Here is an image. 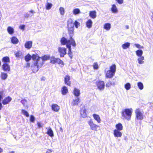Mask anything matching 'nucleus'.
Segmentation results:
<instances>
[{"label": "nucleus", "mask_w": 153, "mask_h": 153, "mask_svg": "<svg viewBox=\"0 0 153 153\" xmlns=\"http://www.w3.org/2000/svg\"><path fill=\"white\" fill-rule=\"evenodd\" d=\"M35 120V117L33 115H31L30 116V122L34 123Z\"/></svg>", "instance_id": "47"}, {"label": "nucleus", "mask_w": 153, "mask_h": 153, "mask_svg": "<svg viewBox=\"0 0 153 153\" xmlns=\"http://www.w3.org/2000/svg\"><path fill=\"white\" fill-rule=\"evenodd\" d=\"M2 62H10L9 58L8 56L4 57L2 59Z\"/></svg>", "instance_id": "35"}, {"label": "nucleus", "mask_w": 153, "mask_h": 153, "mask_svg": "<svg viewBox=\"0 0 153 153\" xmlns=\"http://www.w3.org/2000/svg\"><path fill=\"white\" fill-rule=\"evenodd\" d=\"M113 134L115 137H121L122 136V133L118 130H114L113 131Z\"/></svg>", "instance_id": "10"}, {"label": "nucleus", "mask_w": 153, "mask_h": 153, "mask_svg": "<svg viewBox=\"0 0 153 153\" xmlns=\"http://www.w3.org/2000/svg\"><path fill=\"white\" fill-rule=\"evenodd\" d=\"M144 57L143 56L139 57L137 59L138 63L140 64H144Z\"/></svg>", "instance_id": "28"}, {"label": "nucleus", "mask_w": 153, "mask_h": 153, "mask_svg": "<svg viewBox=\"0 0 153 153\" xmlns=\"http://www.w3.org/2000/svg\"><path fill=\"white\" fill-rule=\"evenodd\" d=\"M137 86L139 88L140 90H142L143 88V84L141 82H138L137 83Z\"/></svg>", "instance_id": "43"}, {"label": "nucleus", "mask_w": 153, "mask_h": 153, "mask_svg": "<svg viewBox=\"0 0 153 153\" xmlns=\"http://www.w3.org/2000/svg\"><path fill=\"white\" fill-rule=\"evenodd\" d=\"M50 56L49 55H45L41 57L36 53L32 55V59L33 60V64L31 68L33 72H37L43 65L44 62L50 59Z\"/></svg>", "instance_id": "1"}, {"label": "nucleus", "mask_w": 153, "mask_h": 153, "mask_svg": "<svg viewBox=\"0 0 153 153\" xmlns=\"http://www.w3.org/2000/svg\"><path fill=\"white\" fill-rule=\"evenodd\" d=\"M25 26L24 25H20L19 27V28L22 30L23 31L25 30Z\"/></svg>", "instance_id": "48"}, {"label": "nucleus", "mask_w": 153, "mask_h": 153, "mask_svg": "<svg viewBox=\"0 0 153 153\" xmlns=\"http://www.w3.org/2000/svg\"><path fill=\"white\" fill-rule=\"evenodd\" d=\"M111 10L112 12L114 13H117L118 12V9L116 5L115 4L112 5L111 8Z\"/></svg>", "instance_id": "18"}, {"label": "nucleus", "mask_w": 153, "mask_h": 153, "mask_svg": "<svg viewBox=\"0 0 153 153\" xmlns=\"http://www.w3.org/2000/svg\"><path fill=\"white\" fill-rule=\"evenodd\" d=\"M130 43L129 42H126L122 45V47L124 49H126L129 48L130 46Z\"/></svg>", "instance_id": "30"}, {"label": "nucleus", "mask_w": 153, "mask_h": 153, "mask_svg": "<svg viewBox=\"0 0 153 153\" xmlns=\"http://www.w3.org/2000/svg\"><path fill=\"white\" fill-rule=\"evenodd\" d=\"M125 27L127 29H128L129 28V26L128 25H126L125 26Z\"/></svg>", "instance_id": "58"}, {"label": "nucleus", "mask_w": 153, "mask_h": 153, "mask_svg": "<svg viewBox=\"0 0 153 153\" xmlns=\"http://www.w3.org/2000/svg\"><path fill=\"white\" fill-rule=\"evenodd\" d=\"M9 153H14V152H10Z\"/></svg>", "instance_id": "61"}, {"label": "nucleus", "mask_w": 153, "mask_h": 153, "mask_svg": "<svg viewBox=\"0 0 153 153\" xmlns=\"http://www.w3.org/2000/svg\"><path fill=\"white\" fill-rule=\"evenodd\" d=\"M80 99L78 97H76L73 99L72 104L73 106L77 105L80 102Z\"/></svg>", "instance_id": "12"}, {"label": "nucleus", "mask_w": 153, "mask_h": 153, "mask_svg": "<svg viewBox=\"0 0 153 153\" xmlns=\"http://www.w3.org/2000/svg\"><path fill=\"white\" fill-rule=\"evenodd\" d=\"M93 22L91 19H89L86 22V25L88 28H91Z\"/></svg>", "instance_id": "19"}, {"label": "nucleus", "mask_w": 153, "mask_h": 153, "mask_svg": "<svg viewBox=\"0 0 153 153\" xmlns=\"http://www.w3.org/2000/svg\"><path fill=\"white\" fill-rule=\"evenodd\" d=\"M12 100V98L10 97H7L2 100V103L4 105L8 104Z\"/></svg>", "instance_id": "9"}, {"label": "nucleus", "mask_w": 153, "mask_h": 153, "mask_svg": "<svg viewBox=\"0 0 153 153\" xmlns=\"http://www.w3.org/2000/svg\"><path fill=\"white\" fill-rule=\"evenodd\" d=\"M61 91L63 95H65L68 92V89L67 87L65 86H63L62 89Z\"/></svg>", "instance_id": "23"}, {"label": "nucleus", "mask_w": 153, "mask_h": 153, "mask_svg": "<svg viewBox=\"0 0 153 153\" xmlns=\"http://www.w3.org/2000/svg\"><path fill=\"white\" fill-rule=\"evenodd\" d=\"M89 16L92 19H94L95 18L97 17L96 11L95 10L90 11Z\"/></svg>", "instance_id": "16"}, {"label": "nucleus", "mask_w": 153, "mask_h": 153, "mask_svg": "<svg viewBox=\"0 0 153 153\" xmlns=\"http://www.w3.org/2000/svg\"><path fill=\"white\" fill-rule=\"evenodd\" d=\"M71 19V20L73 21V22L74 24V25H75V27L76 28H78V27L80 25V23L78 22L77 21H75L74 23L73 22V20L71 19Z\"/></svg>", "instance_id": "37"}, {"label": "nucleus", "mask_w": 153, "mask_h": 153, "mask_svg": "<svg viewBox=\"0 0 153 153\" xmlns=\"http://www.w3.org/2000/svg\"><path fill=\"white\" fill-rule=\"evenodd\" d=\"M22 52L20 51H19L15 53V54L16 57L19 58L22 55Z\"/></svg>", "instance_id": "38"}, {"label": "nucleus", "mask_w": 153, "mask_h": 153, "mask_svg": "<svg viewBox=\"0 0 153 153\" xmlns=\"http://www.w3.org/2000/svg\"><path fill=\"white\" fill-rule=\"evenodd\" d=\"M8 75L7 74L4 72L2 73L1 74V78L2 80H5L7 77Z\"/></svg>", "instance_id": "33"}, {"label": "nucleus", "mask_w": 153, "mask_h": 153, "mask_svg": "<svg viewBox=\"0 0 153 153\" xmlns=\"http://www.w3.org/2000/svg\"><path fill=\"white\" fill-rule=\"evenodd\" d=\"M70 78L68 76H66L65 77V84L70 86L71 85L70 81Z\"/></svg>", "instance_id": "17"}, {"label": "nucleus", "mask_w": 153, "mask_h": 153, "mask_svg": "<svg viewBox=\"0 0 153 153\" xmlns=\"http://www.w3.org/2000/svg\"><path fill=\"white\" fill-rule=\"evenodd\" d=\"M134 45L136 47L138 48H143L144 47L143 46H141V45L138 44H135Z\"/></svg>", "instance_id": "49"}, {"label": "nucleus", "mask_w": 153, "mask_h": 153, "mask_svg": "<svg viewBox=\"0 0 153 153\" xmlns=\"http://www.w3.org/2000/svg\"><path fill=\"white\" fill-rule=\"evenodd\" d=\"M7 30L10 34L12 35L14 33V29L13 28L10 26H9L7 28Z\"/></svg>", "instance_id": "26"}, {"label": "nucleus", "mask_w": 153, "mask_h": 153, "mask_svg": "<svg viewBox=\"0 0 153 153\" xmlns=\"http://www.w3.org/2000/svg\"><path fill=\"white\" fill-rule=\"evenodd\" d=\"M103 28L105 30L108 31L111 28V24L108 23H106L104 25Z\"/></svg>", "instance_id": "22"}, {"label": "nucleus", "mask_w": 153, "mask_h": 153, "mask_svg": "<svg viewBox=\"0 0 153 153\" xmlns=\"http://www.w3.org/2000/svg\"><path fill=\"white\" fill-rule=\"evenodd\" d=\"M72 12L74 15H76L80 13V10L78 8H75L73 10Z\"/></svg>", "instance_id": "31"}, {"label": "nucleus", "mask_w": 153, "mask_h": 153, "mask_svg": "<svg viewBox=\"0 0 153 153\" xmlns=\"http://www.w3.org/2000/svg\"><path fill=\"white\" fill-rule=\"evenodd\" d=\"M115 85V83L114 82H111L110 81L108 82L106 85V87H110L111 85Z\"/></svg>", "instance_id": "42"}, {"label": "nucleus", "mask_w": 153, "mask_h": 153, "mask_svg": "<svg viewBox=\"0 0 153 153\" xmlns=\"http://www.w3.org/2000/svg\"><path fill=\"white\" fill-rule=\"evenodd\" d=\"M67 48H68V54L69 55L71 59H72V53L71 52V46H70L69 45H67Z\"/></svg>", "instance_id": "24"}, {"label": "nucleus", "mask_w": 153, "mask_h": 153, "mask_svg": "<svg viewBox=\"0 0 153 153\" xmlns=\"http://www.w3.org/2000/svg\"><path fill=\"white\" fill-rule=\"evenodd\" d=\"M31 58H32V56H31L28 54L25 56V59L26 61L27 62L30 61Z\"/></svg>", "instance_id": "40"}, {"label": "nucleus", "mask_w": 153, "mask_h": 153, "mask_svg": "<svg viewBox=\"0 0 153 153\" xmlns=\"http://www.w3.org/2000/svg\"><path fill=\"white\" fill-rule=\"evenodd\" d=\"M3 97V92H0V101Z\"/></svg>", "instance_id": "53"}, {"label": "nucleus", "mask_w": 153, "mask_h": 153, "mask_svg": "<svg viewBox=\"0 0 153 153\" xmlns=\"http://www.w3.org/2000/svg\"><path fill=\"white\" fill-rule=\"evenodd\" d=\"M52 152V150L51 149H48L46 153H51Z\"/></svg>", "instance_id": "56"}, {"label": "nucleus", "mask_w": 153, "mask_h": 153, "mask_svg": "<svg viewBox=\"0 0 153 153\" xmlns=\"http://www.w3.org/2000/svg\"><path fill=\"white\" fill-rule=\"evenodd\" d=\"M135 52L136 55L137 56L139 57L142 56V55H143V51L142 50H138L137 51H136Z\"/></svg>", "instance_id": "32"}, {"label": "nucleus", "mask_w": 153, "mask_h": 153, "mask_svg": "<svg viewBox=\"0 0 153 153\" xmlns=\"http://www.w3.org/2000/svg\"><path fill=\"white\" fill-rule=\"evenodd\" d=\"M116 129L115 130L118 131H121L123 130V126L120 123H119L116 125Z\"/></svg>", "instance_id": "25"}, {"label": "nucleus", "mask_w": 153, "mask_h": 153, "mask_svg": "<svg viewBox=\"0 0 153 153\" xmlns=\"http://www.w3.org/2000/svg\"><path fill=\"white\" fill-rule=\"evenodd\" d=\"M86 111V110L84 109H82L80 111L81 116L84 118H85L87 117Z\"/></svg>", "instance_id": "21"}, {"label": "nucleus", "mask_w": 153, "mask_h": 153, "mask_svg": "<svg viewBox=\"0 0 153 153\" xmlns=\"http://www.w3.org/2000/svg\"><path fill=\"white\" fill-rule=\"evenodd\" d=\"M96 85L98 89L100 91H102L104 88L105 83L103 81H99L97 82Z\"/></svg>", "instance_id": "8"}, {"label": "nucleus", "mask_w": 153, "mask_h": 153, "mask_svg": "<svg viewBox=\"0 0 153 153\" xmlns=\"http://www.w3.org/2000/svg\"><path fill=\"white\" fill-rule=\"evenodd\" d=\"M92 66L94 70H97L99 68L98 64L97 62H94L93 65Z\"/></svg>", "instance_id": "41"}, {"label": "nucleus", "mask_w": 153, "mask_h": 153, "mask_svg": "<svg viewBox=\"0 0 153 153\" xmlns=\"http://www.w3.org/2000/svg\"><path fill=\"white\" fill-rule=\"evenodd\" d=\"M135 119L137 120H142L143 119V115L142 112L139 108H137L135 111Z\"/></svg>", "instance_id": "5"}, {"label": "nucleus", "mask_w": 153, "mask_h": 153, "mask_svg": "<svg viewBox=\"0 0 153 153\" xmlns=\"http://www.w3.org/2000/svg\"><path fill=\"white\" fill-rule=\"evenodd\" d=\"M52 109L54 111L57 112L60 109L59 106L56 104H53L51 106Z\"/></svg>", "instance_id": "15"}, {"label": "nucleus", "mask_w": 153, "mask_h": 153, "mask_svg": "<svg viewBox=\"0 0 153 153\" xmlns=\"http://www.w3.org/2000/svg\"><path fill=\"white\" fill-rule=\"evenodd\" d=\"M67 27L70 35V39L68 40L64 37L62 38L60 40L61 44L65 45L66 44L67 47L68 44L70 46L72 45L73 46H75L76 44L74 40L72 38L74 33V24L71 19L68 20Z\"/></svg>", "instance_id": "2"}, {"label": "nucleus", "mask_w": 153, "mask_h": 153, "mask_svg": "<svg viewBox=\"0 0 153 153\" xmlns=\"http://www.w3.org/2000/svg\"><path fill=\"white\" fill-rule=\"evenodd\" d=\"M22 112L23 113V114L25 115L27 117H28L29 116V114L28 113V112L24 110H22Z\"/></svg>", "instance_id": "45"}, {"label": "nucleus", "mask_w": 153, "mask_h": 153, "mask_svg": "<svg viewBox=\"0 0 153 153\" xmlns=\"http://www.w3.org/2000/svg\"><path fill=\"white\" fill-rule=\"evenodd\" d=\"M133 112L132 108H126L122 110L121 113L122 117L123 119H126L128 120H131Z\"/></svg>", "instance_id": "3"}, {"label": "nucleus", "mask_w": 153, "mask_h": 153, "mask_svg": "<svg viewBox=\"0 0 153 153\" xmlns=\"http://www.w3.org/2000/svg\"><path fill=\"white\" fill-rule=\"evenodd\" d=\"M56 63L59 64H63V62L59 58H56Z\"/></svg>", "instance_id": "46"}, {"label": "nucleus", "mask_w": 153, "mask_h": 153, "mask_svg": "<svg viewBox=\"0 0 153 153\" xmlns=\"http://www.w3.org/2000/svg\"><path fill=\"white\" fill-rule=\"evenodd\" d=\"M2 105L1 103H0V110H1L2 108Z\"/></svg>", "instance_id": "57"}, {"label": "nucleus", "mask_w": 153, "mask_h": 153, "mask_svg": "<svg viewBox=\"0 0 153 153\" xmlns=\"http://www.w3.org/2000/svg\"><path fill=\"white\" fill-rule=\"evenodd\" d=\"M11 42L14 44H17L19 42V40L16 37H13L11 38Z\"/></svg>", "instance_id": "27"}, {"label": "nucleus", "mask_w": 153, "mask_h": 153, "mask_svg": "<svg viewBox=\"0 0 153 153\" xmlns=\"http://www.w3.org/2000/svg\"><path fill=\"white\" fill-rule=\"evenodd\" d=\"M74 94L76 97H78L80 94V91L79 89L74 88L73 91Z\"/></svg>", "instance_id": "29"}, {"label": "nucleus", "mask_w": 153, "mask_h": 153, "mask_svg": "<svg viewBox=\"0 0 153 153\" xmlns=\"http://www.w3.org/2000/svg\"><path fill=\"white\" fill-rule=\"evenodd\" d=\"M2 69L5 71H9L10 70V67L8 64L5 63L2 65Z\"/></svg>", "instance_id": "13"}, {"label": "nucleus", "mask_w": 153, "mask_h": 153, "mask_svg": "<svg viewBox=\"0 0 153 153\" xmlns=\"http://www.w3.org/2000/svg\"><path fill=\"white\" fill-rule=\"evenodd\" d=\"M88 123L90 127L91 130L97 131L98 129L100 128L99 126L96 125L91 120H90L88 121Z\"/></svg>", "instance_id": "6"}, {"label": "nucleus", "mask_w": 153, "mask_h": 153, "mask_svg": "<svg viewBox=\"0 0 153 153\" xmlns=\"http://www.w3.org/2000/svg\"><path fill=\"white\" fill-rule=\"evenodd\" d=\"M58 50L60 56L61 57H64V56L67 53V50L66 48H65L60 47H58Z\"/></svg>", "instance_id": "7"}, {"label": "nucleus", "mask_w": 153, "mask_h": 153, "mask_svg": "<svg viewBox=\"0 0 153 153\" xmlns=\"http://www.w3.org/2000/svg\"><path fill=\"white\" fill-rule=\"evenodd\" d=\"M110 70L107 71L105 74L106 77L111 78L114 76L116 70V66L114 64L110 67Z\"/></svg>", "instance_id": "4"}, {"label": "nucleus", "mask_w": 153, "mask_h": 153, "mask_svg": "<svg viewBox=\"0 0 153 153\" xmlns=\"http://www.w3.org/2000/svg\"><path fill=\"white\" fill-rule=\"evenodd\" d=\"M21 102L22 104L24 105H25L26 102V101L24 100H22L21 101Z\"/></svg>", "instance_id": "55"}, {"label": "nucleus", "mask_w": 153, "mask_h": 153, "mask_svg": "<svg viewBox=\"0 0 153 153\" xmlns=\"http://www.w3.org/2000/svg\"><path fill=\"white\" fill-rule=\"evenodd\" d=\"M32 42L31 41L26 42L25 45V47L27 49H30L32 47Z\"/></svg>", "instance_id": "11"}, {"label": "nucleus", "mask_w": 153, "mask_h": 153, "mask_svg": "<svg viewBox=\"0 0 153 153\" xmlns=\"http://www.w3.org/2000/svg\"><path fill=\"white\" fill-rule=\"evenodd\" d=\"M125 88L127 90L130 89L131 88V85L129 83H127L124 85Z\"/></svg>", "instance_id": "39"}, {"label": "nucleus", "mask_w": 153, "mask_h": 153, "mask_svg": "<svg viewBox=\"0 0 153 153\" xmlns=\"http://www.w3.org/2000/svg\"><path fill=\"white\" fill-rule=\"evenodd\" d=\"M29 16H30V15L28 13H25L24 14V17L25 18H27Z\"/></svg>", "instance_id": "50"}, {"label": "nucleus", "mask_w": 153, "mask_h": 153, "mask_svg": "<svg viewBox=\"0 0 153 153\" xmlns=\"http://www.w3.org/2000/svg\"><path fill=\"white\" fill-rule=\"evenodd\" d=\"M56 58H55L54 57H52L51 59V62L53 64H55L56 63Z\"/></svg>", "instance_id": "44"}, {"label": "nucleus", "mask_w": 153, "mask_h": 153, "mask_svg": "<svg viewBox=\"0 0 153 153\" xmlns=\"http://www.w3.org/2000/svg\"><path fill=\"white\" fill-rule=\"evenodd\" d=\"M93 116L94 119L97 121L98 123H100L101 120L99 116L98 115L96 114H93Z\"/></svg>", "instance_id": "20"}, {"label": "nucleus", "mask_w": 153, "mask_h": 153, "mask_svg": "<svg viewBox=\"0 0 153 153\" xmlns=\"http://www.w3.org/2000/svg\"><path fill=\"white\" fill-rule=\"evenodd\" d=\"M29 12L30 13V16H32L33 14L35 13V12L32 10H31L29 11Z\"/></svg>", "instance_id": "52"}, {"label": "nucleus", "mask_w": 153, "mask_h": 153, "mask_svg": "<svg viewBox=\"0 0 153 153\" xmlns=\"http://www.w3.org/2000/svg\"><path fill=\"white\" fill-rule=\"evenodd\" d=\"M37 124L38 127L39 128L42 127L43 126V124H41L40 122H37Z\"/></svg>", "instance_id": "51"}, {"label": "nucleus", "mask_w": 153, "mask_h": 153, "mask_svg": "<svg viewBox=\"0 0 153 153\" xmlns=\"http://www.w3.org/2000/svg\"><path fill=\"white\" fill-rule=\"evenodd\" d=\"M118 3L121 4L123 3V0H116Z\"/></svg>", "instance_id": "54"}, {"label": "nucleus", "mask_w": 153, "mask_h": 153, "mask_svg": "<svg viewBox=\"0 0 153 153\" xmlns=\"http://www.w3.org/2000/svg\"><path fill=\"white\" fill-rule=\"evenodd\" d=\"M53 6L52 4L51 3L48 2L45 5L46 9L47 10H49L51 9Z\"/></svg>", "instance_id": "34"}, {"label": "nucleus", "mask_w": 153, "mask_h": 153, "mask_svg": "<svg viewBox=\"0 0 153 153\" xmlns=\"http://www.w3.org/2000/svg\"><path fill=\"white\" fill-rule=\"evenodd\" d=\"M3 151L2 149L0 147V153L1 152Z\"/></svg>", "instance_id": "59"}, {"label": "nucleus", "mask_w": 153, "mask_h": 153, "mask_svg": "<svg viewBox=\"0 0 153 153\" xmlns=\"http://www.w3.org/2000/svg\"><path fill=\"white\" fill-rule=\"evenodd\" d=\"M27 66H30V64L29 63H27Z\"/></svg>", "instance_id": "60"}, {"label": "nucleus", "mask_w": 153, "mask_h": 153, "mask_svg": "<svg viewBox=\"0 0 153 153\" xmlns=\"http://www.w3.org/2000/svg\"><path fill=\"white\" fill-rule=\"evenodd\" d=\"M46 129H47V131L46 132V134L51 137H53L54 136V134L51 128L50 127H48V128H46Z\"/></svg>", "instance_id": "14"}, {"label": "nucleus", "mask_w": 153, "mask_h": 153, "mask_svg": "<svg viewBox=\"0 0 153 153\" xmlns=\"http://www.w3.org/2000/svg\"><path fill=\"white\" fill-rule=\"evenodd\" d=\"M59 11L60 15H64L65 13V9L63 7H60L59 9Z\"/></svg>", "instance_id": "36"}]
</instances>
